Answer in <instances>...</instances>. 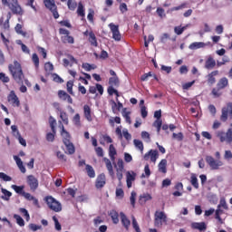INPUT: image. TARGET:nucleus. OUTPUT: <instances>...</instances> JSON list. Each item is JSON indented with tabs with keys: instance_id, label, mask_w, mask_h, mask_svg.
<instances>
[{
	"instance_id": "obj_1",
	"label": "nucleus",
	"mask_w": 232,
	"mask_h": 232,
	"mask_svg": "<svg viewBox=\"0 0 232 232\" xmlns=\"http://www.w3.org/2000/svg\"><path fill=\"white\" fill-rule=\"evenodd\" d=\"M8 70L15 82L17 84H23L24 81V73L23 72V67H21V63L17 61H14V64L8 65Z\"/></svg>"
},
{
	"instance_id": "obj_2",
	"label": "nucleus",
	"mask_w": 232,
	"mask_h": 232,
	"mask_svg": "<svg viewBox=\"0 0 232 232\" xmlns=\"http://www.w3.org/2000/svg\"><path fill=\"white\" fill-rule=\"evenodd\" d=\"M59 128H61L62 130L61 135L63 137V142L67 150L65 153H67V155H73V153H75V146L70 140V139H72V136H70V132L67 131L66 129H64V125L63 124V122L59 121Z\"/></svg>"
},
{
	"instance_id": "obj_3",
	"label": "nucleus",
	"mask_w": 232,
	"mask_h": 232,
	"mask_svg": "<svg viewBox=\"0 0 232 232\" xmlns=\"http://www.w3.org/2000/svg\"><path fill=\"white\" fill-rule=\"evenodd\" d=\"M2 5L4 6H8L9 10H11L14 15H23V14H24L23 7H21V5H19V1L17 0H9V2L8 0H2Z\"/></svg>"
},
{
	"instance_id": "obj_4",
	"label": "nucleus",
	"mask_w": 232,
	"mask_h": 232,
	"mask_svg": "<svg viewBox=\"0 0 232 232\" xmlns=\"http://www.w3.org/2000/svg\"><path fill=\"white\" fill-rule=\"evenodd\" d=\"M229 85V81L227 78L223 77L219 79V81L217 83V87L212 89L211 94L215 99H218V97H221L222 92L221 90H224V88H227Z\"/></svg>"
},
{
	"instance_id": "obj_5",
	"label": "nucleus",
	"mask_w": 232,
	"mask_h": 232,
	"mask_svg": "<svg viewBox=\"0 0 232 232\" xmlns=\"http://www.w3.org/2000/svg\"><path fill=\"white\" fill-rule=\"evenodd\" d=\"M44 201L46 202L49 209L54 211V213H59V211H63V206L55 198L52 196H47L44 198Z\"/></svg>"
},
{
	"instance_id": "obj_6",
	"label": "nucleus",
	"mask_w": 232,
	"mask_h": 232,
	"mask_svg": "<svg viewBox=\"0 0 232 232\" xmlns=\"http://www.w3.org/2000/svg\"><path fill=\"white\" fill-rule=\"evenodd\" d=\"M168 224V216L162 211L157 210L154 214V226L155 227H162Z\"/></svg>"
},
{
	"instance_id": "obj_7",
	"label": "nucleus",
	"mask_w": 232,
	"mask_h": 232,
	"mask_svg": "<svg viewBox=\"0 0 232 232\" xmlns=\"http://www.w3.org/2000/svg\"><path fill=\"white\" fill-rule=\"evenodd\" d=\"M217 137L219 139L220 142H226V144H232V128L227 129V132L223 130H218L217 132Z\"/></svg>"
},
{
	"instance_id": "obj_8",
	"label": "nucleus",
	"mask_w": 232,
	"mask_h": 232,
	"mask_svg": "<svg viewBox=\"0 0 232 232\" xmlns=\"http://www.w3.org/2000/svg\"><path fill=\"white\" fill-rule=\"evenodd\" d=\"M59 34L60 35H63L61 41L64 44H73V43H75V39L73 36L70 35V31H68V29L60 28Z\"/></svg>"
},
{
	"instance_id": "obj_9",
	"label": "nucleus",
	"mask_w": 232,
	"mask_h": 232,
	"mask_svg": "<svg viewBox=\"0 0 232 232\" xmlns=\"http://www.w3.org/2000/svg\"><path fill=\"white\" fill-rule=\"evenodd\" d=\"M205 160L209 168L213 170L219 169L220 167L224 166V162L220 160H215L213 156H206Z\"/></svg>"
},
{
	"instance_id": "obj_10",
	"label": "nucleus",
	"mask_w": 232,
	"mask_h": 232,
	"mask_svg": "<svg viewBox=\"0 0 232 232\" xmlns=\"http://www.w3.org/2000/svg\"><path fill=\"white\" fill-rule=\"evenodd\" d=\"M44 5L50 10V12H52L54 19H59V12L57 11L55 0H44Z\"/></svg>"
},
{
	"instance_id": "obj_11",
	"label": "nucleus",
	"mask_w": 232,
	"mask_h": 232,
	"mask_svg": "<svg viewBox=\"0 0 232 232\" xmlns=\"http://www.w3.org/2000/svg\"><path fill=\"white\" fill-rule=\"evenodd\" d=\"M7 101L14 108H19L21 106V101H19V97H17L14 91L10 92L7 96Z\"/></svg>"
},
{
	"instance_id": "obj_12",
	"label": "nucleus",
	"mask_w": 232,
	"mask_h": 232,
	"mask_svg": "<svg viewBox=\"0 0 232 232\" xmlns=\"http://www.w3.org/2000/svg\"><path fill=\"white\" fill-rule=\"evenodd\" d=\"M109 28L112 34V39H114V41H121L122 39L121 31H119V25H116L115 24L111 23L109 24Z\"/></svg>"
},
{
	"instance_id": "obj_13",
	"label": "nucleus",
	"mask_w": 232,
	"mask_h": 232,
	"mask_svg": "<svg viewBox=\"0 0 232 232\" xmlns=\"http://www.w3.org/2000/svg\"><path fill=\"white\" fill-rule=\"evenodd\" d=\"M144 160H150V162H157V160L159 159V151L157 150H150L145 155L143 156Z\"/></svg>"
},
{
	"instance_id": "obj_14",
	"label": "nucleus",
	"mask_w": 232,
	"mask_h": 232,
	"mask_svg": "<svg viewBox=\"0 0 232 232\" xmlns=\"http://www.w3.org/2000/svg\"><path fill=\"white\" fill-rule=\"evenodd\" d=\"M110 75H111L112 77L109 79V85L114 88H119V86L121 85V82L119 81V76H117L115 71L110 70Z\"/></svg>"
},
{
	"instance_id": "obj_15",
	"label": "nucleus",
	"mask_w": 232,
	"mask_h": 232,
	"mask_svg": "<svg viewBox=\"0 0 232 232\" xmlns=\"http://www.w3.org/2000/svg\"><path fill=\"white\" fill-rule=\"evenodd\" d=\"M27 184L30 187L31 191H35L39 188V180L34 175L27 177Z\"/></svg>"
},
{
	"instance_id": "obj_16",
	"label": "nucleus",
	"mask_w": 232,
	"mask_h": 232,
	"mask_svg": "<svg viewBox=\"0 0 232 232\" xmlns=\"http://www.w3.org/2000/svg\"><path fill=\"white\" fill-rule=\"evenodd\" d=\"M135 179H137V173L135 171L130 170L126 172L127 188H131L133 182H135Z\"/></svg>"
},
{
	"instance_id": "obj_17",
	"label": "nucleus",
	"mask_w": 232,
	"mask_h": 232,
	"mask_svg": "<svg viewBox=\"0 0 232 232\" xmlns=\"http://www.w3.org/2000/svg\"><path fill=\"white\" fill-rule=\"evenodd\" d=\"M106 186V175L104 173H102L98 175L96 181H95V188L97 189H102V188H104Z\"/></svg>"
},
{
	"instance_id": "obj_18",
	"label": "nucleus",
	"mask_w": 232,
	"mask_h": 232,
	"mask_svg": "<svg viewBox=\"0 0 232 232\" xmlns=\"http://www.w3.org/2000/svg\"><path fill=\"white\" fill-rule=\"evenodd\" d=\"M58 97L61 101H67L68 104H73V99H72V96L63 90L58 91Z\"/></svg>"
},
{
	"instance_id": "obj_19",
	"label": "nucleus",
	"mask_w": 232,
	"mask_h": 232,
	"mask_svg": "<svg viewBox=\"0 0 232 232\" xmlns=\"http://www.w3.org/2000/svg\"><path fill=\"white\" fill-rule=\"evenodd\" d=\"M120 218L123 227H125V229L128 231L130 229V226H131V221L130 218H128L124 212H120Z\"/></svg>"
},
{
	"instance_id": "obj_20",
	"label": "nucleus",
	"mask_w": 232,
	"mask_h": 232,
	"mask_svg": "<svg viewBox=\"0 0 232 232\" xmlns=\"http://www.w3.org/2000/svg\"><path fill=\"white\" fill-rule=\"evenodd\" d=\"M217 75H218V71H213L210 73H208L207 75V82L208 84H209L210 86H213V84H215V82H217Z\"/></svg>"
},
{
	"instance_id": "obj_21",
	"label": "nucleus",
	"mask_w": 232,
	"mask_h": 232,
	"mask_svg": "<svg viewBox=\"0 0 232 232\" xmlns=\"http://www.w3.org/2000/svg\"><path fill=\"white\" fill-rule=\"evenodd\" d=\"M217 66V62L213 59V56H208V58L205 62L206 70H213Z\"/></svg>"
},
{
	"instance_id": "obj_22",
	"label": "nucleus",
	"mask_w": 232,
	"mask_h": 232,
	"mask_svg": "<svg viewBox=\"0 0 232 232\" xmlns=\"http://www.w3.org/2000/svg\"><path fill=\"white\" fill-rule=\"evenodd\" d=\"M103 161L105 162L109 175L111 177H115V172L113 171V165L111 164V160H110V159L108 158H103Z\"/></svg>"
},
{
	"instance_id": "obj_23",
	"label": "nucleus",
	"mask_w": 232,
	"mask_h": 232,
	"mask_svg": "<svg viewBox=\"0 0 232 232\" xmlns=\"http://www.w3.org/2000/svg\"><path fill=\"white\" fill-rule=\"evenodd\" d=\"M14 30L18 35H22L27 39L30 38V34L27 32L23 31V25L21 24H17L14 27Z\"/></svg>"
},
{
	"instance_id": "obj_24",
	"label": "nucleus",
	"mask_w": 232,
	"mask_h": 232,
	"mask_svg": "<svg viewBox=\"0 0 232 232\" xmlns=\"http://www.w3.org/2000/svg\"><path fill=\"white\" fill-rule=\"evenodd\" d=\"M83 113L85 119L89 121L92 122V109L90 108V105H84L83 106Z\"/></svg>"
},
{
	"instance_id": "obj_25",
	"label": "nucleus",
	"mask_w": 232,
	"mask_h": 232,
	"mask_svg": "<svg viewBox=\"0 0 232 232\" xmlns=\"http://www.w3.org/2000/svg\"><path fill=\"white\" fill-rule=\"evenodd\" d=\"M23 197L24 198L25 200H29V201L33 200V204L34 206H39V200L35 197L32 196V194L25 192L24 193Z\"/></svg>"
},
{
	"instance_id": "obj_26",
	"label": "nucleus",
	"mask_w": 232,
	"mask_h": 232,
	"mask_svg": "<svg viewBox=\"0 0 232 232\" xmlns=\"http://www.w3.org/2000/svg\"><path fill=\"white\" fill-rule=\"evenodd\" d=\"M206 44L204 42H194L188 45L189 50H198L199 48H205Z\"/></svg>"
},
{
	"instance_id": "obj_27",
	"label": "nucleus",
	"mask_w": 232,
	"mask_h": 232,
	"mask_svg": "<svg viewBox=\"0 0 232 232\" xmlns=\"http://www.w3.org/2000/svg\"><path fill=\"white\" fill-rule=\"evenodd\" d=\"M89 43H91V45L95 48L99 46V43H97V36H95V34L92 31L89 33Z\"/></svg>"
},
{
	"instance_id": "obj_28",
	"label": "nucleus",
	"mask_w": 232,
	"mask_h": 232,
	"mask_svg": "<svg viewBox=\"0 0 232 232\" xmlns=\"http://www.w3.org/2000/svg\"><path fill=\"white\" fill-rule=\"evenodd\" d=\"M166 166H168V160L166 159L161 160L158 165L160 173H167L168 169H166Z\"/></svg>"
},
{
	"instance_id": "obj_29",
	"label": "nucleus",
	"mask_w": 232,
	"mask_h": 232,
	"mask_svg": "<svg viewBox=\"0 0 232 232\" xmlns=\"http://www.w3.org/2000/svg\"><path fill=\"white\" fill-rule=\"evenodd\" d=\"M220 215H224V210L220 208H218L215 211V218L219 222V224H224V219L220 217Z\"/></svg>"
},
{
	"instance_id": "obj_30",
	"label": "nucleus",
	"mask_w": 232,
	"mask_h": 232,
	"mask_svg": "<svg viewBox=\"0 0 232 232\" xmlns=\"http://www.w3.org/2000/svg\"><path fill=\"white\" fill-rule=\"evenodd\" d=\"M109 216L114 224H119V212H117L115 209H112L110 211Z\"/></svg>"
},
{
	"instance_id": "obj_31",
	"label": "nucleus",
	"mask_w": 232,
	"mask_h": 232,
	"mask_svg": "<svg viewBox=\"0 0 232 232\" xmlns=\"http://www.w3.org/2000/svg\"><path fill=\"white\" fill-rule=\"evenodd\" d=\"M192 227H193V229H198V231H206V229H208V227L206 226V223H204V222L193 223Z\"/></svg>"
},
{
	"instance_id": "obj_32",
	"label": "nucleus",
	"mask_w": 232,
	"mask_h": 232,
	"mask_svg": "<svg viewBox=\"0 0 232 232\" xmlns=\"http://www.w3.org/2000/svg\"><path fill=\"white\" fill-rule=\"evenodd\" d=\"M12 189L15 191L18 195H22V197L24 195V186H17V185H12L11 186Z\"/></svg>"
},
{
	"instance_id": "obj_33",
	"label": "nucleus",
	"mask_w": 232,
	"mask_h": 232,
	"mask_svg": "<svg viewBox=\"0 0 232 232\" xmlns=\"http://www.w3.org/2000/svg\"><path fill=\"white\" fill-rule=\"evenodd\" d=\"M1 192L4 195L1 197L2 200H6V201L10 200V197H12V192L3 188H1Z\"/></svg>"
},
{
	"instance_id": "obj_34",
	"label": "nucleus",
	"mask_w": 232,
	"mask_h": 232,
	"mask_svg": "<svg viewBox=\"0 0 232 232\" xmlns=\"http://www.w3.org/2000/svg\"><path fill=\"white\" fill-rule=\"evenodd\" d=\"M133 144L135 148L140 151V153H144V143H142V141L140 140H134Z\"/></svg>"
},
{
	"instance_id": "obj_35",
	"label": "nucleus",
	"mask_w": 232,
	"mask_h": 232,
	"mask_svg": "<svg viewBox=\"0 0 232 232\" xmlns=\"http://www.w3.org/2000/svg\"><path fill=\"white\" fill-rule=\"evenodd\" d=\"M115 155H117V150L113 144L109 146V157H111V160H115Z\"/></svg>"
},
{
	"instance_id": "obj_36",
	"label": "nucleus",
	"mask_w": 232,
	"mask_h": 232,
	"mask_svg": "<svg viewBox=\"0 0 232 232\" xmlns=\"http://www.w3.org/2000/svg\"><path fill=\"white\" fill-rule=\"evenodd\" d=\"M85 169L90 179H95V169H93V167H92V165H86Z\"/></svg>"
},
{
	"instance_id": "obj_37",
	"label": "nucleus",
	"mask_w": 232,
	"mask_h": 232,
	"mask_svg": "<svg viewBox=\"0 0 232 232\" xmlns=\"http://www.w3.org/2000/svg\"><path fill=\"white\" fill-rule=\"evenodd\" d=\"M190 184L195 188V189H198V179H197L196 174H191Z\"/></svg>"
},
{
	"instance_id": "obj_38",
	"label": "nucleus",
	"mask_w": 232,
	"mask_h": 232,
	"mask_svg": "<svg viewBox=\"0 0 232 232\" xmlns=\"http://www.w3.org/2000/svg\"><path fill=\"white\" fill-rule=\"evenodd\" d=\"M184 8H188V4L183 3L180 5L174 6L168 10V14H169V12L171 13V12H178L179 10H184Z\"/></svg>"
},
{
	"instance_id": "obj_39",
	"label": "nucleus",
	"mask_w": 232,
	"mask_h": 232,
	"mask_svg": "<svg viewBox=\"0 0 232 232\" xmlns=\"http://www.w3.org/2000/svg\"><path fill=\"white\" fill-rule=\"evenodd\" d=\"M66 88H67V92H68V93H70V95H75V93L73 92V81H72V80L68 81L66 83Z\"/></svg>"
},
{
	"instance_id": "obj_40",
	"label": "nucleus",
	"mask_w": 232,
	"mask_h": 232,
	"mask_svg": "<svg viewBox=\"0 0 232 232\" xmlns=\"http://www.w3.org/2000/svg\"><path fill=\"white\" fill-rule=\"evenodd\" d=\"M60 118L62 119L63 124L68 126L69 124V120H68V113H66L64 111H61L60 112Z\"/></svg>"
},
{
	"instance_id": "obj_41",
	"label": "nucleus",
	"mask_w": 232,
	"mask_h": 232,
	"mask_svg": "<svg viewBox=\"0 0 232 232\" xmlns=\"http://www.w3.org/2000/svg\"><path fill=\"white\" fill-rule=\"evenodd\" d=\"M49 124H50V128H51L53 133H56L55 125L57 124V121L55 119H53V116H50V118H49Z\"/></svg>"
},
{
	"instance_id": "obj_42",
	"label": "nucleus",
	"mask_w": 232,
	"mask_h": 232,
	"mask_svg": "<svg viewBox=\"0 0 232 232\" xmlns=\"http://www.w3.org/2000/svg\"><path fill=\"white\" fill-rule=\"evenodd\" d=\"M72 122L77 128H81V115L76 113L72 118Z\"/></svg>"
},
{
	"instance_id": "obj_43",
	"label": "nucleus",
	"mask_w": 232,
	"mask_h": 232,
	"mask_svg": "<svg viewBox=\"0 0 232 232\" xmlns=\"http://www.w3.org/2000/svg\"><path fill=\"white\" fill-rule=\"evenodd\" d=\"M77 14L80 15V17H84V5H82V3L78 4V9H77Z\"/></svg>"
},
{
	"instance_id": "obj_44",
	"label": "nucleus",
	"mask_w": 232,
	"mask_h": 232,
	"mask_svg": "<svg viewBox=\"0 0 232 232\" xmlns=\"http://www.w3.org/2000/svg\"><path fill=\"white\" fill-rule=\"evenodd\" d=\"M141 139L145 140V142H151V137L150 133L146 130L141 131Z\"/></svg>"
},
{
	"instance_id": "obj_45",
	"label": "nucleus",
	"mask_w": 232,
	"mask_h": 232,
	"mask_svg": "<svg viewBox=\"0 0 232 232\" xmlns=\"http://www.w3.org/2000/svg\"><path fill=\"white\" fill-rule=\"evenodd\" d=\"M14 218H15L16 224H18V226H20L21 227H23L24 226V219H23V218H21V216L14 214Z\"/></svg>"
},
{
	"instance_id": "obj_46",
	"label": "nucleus",
	"mask_w": 232,
	"mask_h": 232,
	"mask_svg": "<svg viewBox=\"0 0 232 232\" xmlns=\"http://www.w3.org/2000/svg\"><path fill=\"white\" fill-rule=\"evenodd\" d=\"M11 130L14 137H15L16 139L21 137V132H19V130L17 129V125H12Z\"/></svg>"
},
{
	"instance_id": "obj_47",
	"label": "nucleus",
	"mask_w": 232,
	"mask_h": 232,
	"mask_svg": "<svg viewBox=\"0 0 232 232\" xmlns=\"http://www.w3.org/2000/svg\"><path fill=\"white\" fill-rule=\"evenodd\" d=\"M32 61H33L36 70H39V56L37 55V53H33Z\"/></svg>"
},
{
	"instance_id": "obj_48",
	"label": "nucleus",
	"mask_w": 232,
	"mask_h": 232,
	"mask_svg": "<svg viewBox=\"0 0 232 232\" xmlns=\"http://www.w3.org/2000/svg\"><path fill=\"white\" fill-rule=\"evenodd\" d=\"M218 208H223V209H226V210L229 209V207L227 206V202H226V198H222L220 199L219 204L218 205Z\"/></svg>"
},
{
	"instance_id": "obj_49",
	"label": "nucleus",
	"mask_w": 232,
	"mask_h": 232,
	"mask_svg": "<svg viewBox=\"0 0 232 232\" xmlns=\"http://www.w3.org/2000/svg\"><path fill=\"white\" fill-rule=\"evenodd\" d=\"M186 26H176L174 27V32L176 35H182V34H184V30H186Z\"/></svg>"
},
{
	"instance_id": "obj_50",
	"label": "nucleus",
	"mask_w": 232,
	"mask_h": 232,
	"mask_svg": "<svg viewBox=\"0 0 232 232\" xmlns=\"http://www.w3.org/2000/svg\"><path fill=\"white\" fill-rule=\"evenodd\" d=\"M44 70L48 73H52V72H53V64L52 63H50V62L45 63Z\"/></svg>"
},
{
	"instance_id": "obj_51",
	"label": "nucleus",
	"mask_w": 232,
	"mask_h": 232,
	"mask_svg": "<svg viewBox=\"0 0 232 232\" xmlns=\"http://www.w3.org/2000/svg\"><path fill=\"white\" fill-rule=\"evenodd\" d=\"M82 67L83 68V70H85V72H92V70H95V66L88 63H82Z\"/></svg>"
},
{
	"instance_id": "obj_52",
	"label": "nucleus",
	"mask_w": 232,
	"mask_h": 232,
	"mask_svg": "<svg viewBox=\"0 0 232 232\" xmlns=\"http://www.w3.org/2000/svg\"><path fill=\"white\" fill-rule=\"evenodd\" d=\"M156 14H158L159 17H160V19H164V17H166V13L164 11V8L162 7H158L156 10Z\"/></svg>"
},
{
	"instance_id": "obj_53",
	"label": "nucleus",
	"mask_w": 232,
	"mask_h": 232,
	"mask_svg": "<svg viewBox=\"0 0 232 232\" xmlns=\"http://www.w3.org/2000/svg\"><path fill=\"white\" fill-rule=\"evenodd\" d=\"M114 167H116V169L118 170H124V161L121 159L118 160L117 164L114 165Z\"/></svg>"
},
{
	"instance_id": "obj_54",
	"label": "nucleus",
	"mask_w": 232,
	"mask_h": 232,
	"mask_svg": "<svg viewBox=\"0 0 232 232\" xmlns=\"http://www.w3.org/2000/svg\"><path fill=\"white\" fill-rule=\"evenodd\" d=\"M132 227L135 229L136 232H140V227H139V223L134 216H132Z\"/></svg>"
},
{
	"instance_id": "obj_55",
	"label": "nucleus",
	"mask_w": 232,
	"mask_h": 232,
	"mask_svg": "<svg viewBox=\"0 0 232 232\" xmlns=\"http://www.w3.org/2000/svg\"><path fill=\"white\" fill-rule=\"evenodd\" d=\"M115 122L116 124H121V117L116 116L114 119L109 120V124H111V126H115Z\"/></svg>"
},
{
	"instance_id": "obj_56",
	"label": "nucleus",
	"mask_w": 232,
	"mask_h": 232,
	"mask_svg": "<svg viewBox=\"0 0 232 232\" xmlns=\"http://www.w3.org/2000/svg\"><path fill=\"white\" fill-rule=\"evenodd\" d=\"M140 114L142 119H146V117H148V109L144 105L140 106Z\"/></svg>"
},
{
	"instance_id": "obj_57",
	"label": "nucleus",
	"mask_w": 232,
	"mask_h": 232,
	"mask_svg": "<svg viewBox=\"0 0 232 232\" xmlns=\"http://www.w3.org/2000/svg\"><path fill=\"white\" fill-rule=\"evenodd\" d=\"M0 179H3L5 182L12 181V177L6 175L5 172H0Z\"/></svg>"
},
{
	"instance_id": "obj_58",
	"label": "nucleus",
	"mask_w": 232,
	"mask_h": 232,
	"mask_svg": "<svg viewBox=\"0 0 232 232\" xmlns=\"http://www.w3.org/2000/svg\"><path fill=\"white\" fill-rule=\"evenodd\" d=\"M173 139H177V140L181 141L184 140V134L182 132L179 133H173L172 134Z\"/></svg>"
},
{
	"instance_id": "obj_59",
	"label": "nucleus",
	"mask_w": 232,
	"mask_h": 232,
	"mask_svg": "<svg viewBox=\"0 0 232 232\" xmlns=\"http://www.w3.org/2000/svg\"><path fill=\"white\" fill-rule=\"evenodd\" d=\"M136 198H137V193L132 191L130 193V204H131L132 208H135V200H136Z\"/></svg>"
},
{
	"instance_id": "obj_60",
	"label": "nucleus",
	"mask_w": 232,
	"mask_h": 232,
	"mask_svg": "<svg viewBox=\"0 0 232 232\" xmlns=\"http://www.w3.org/2000/svg\"><path fill=\"white\" fill-rule=\"evenodd\" d=\"M0 81L2 82H10V78L5 72H0Z\"/></svg>"
},
{
	"instance_id": "obj_61",
	"label": "nucleus",
	"mask_w": 232,
	"mask_h": 232,
	"mask_svg": "<svg viewBox=\"0 0 232 232\" xmlns=\"http://www.w3.org/2000/svg\"><path fill=\"white\" fill-rule=\"evenodd\" d=\"M56 157L59 159V160H62L63 162H66V156L63 154L60 150L56 152Z\"/></svg>"
},
{
	"instance_id": "obj_62",
	"label": "nucleus",
	"mask_w": 232,
	"mask_h": 232,
	"mask_svg": "<svg viewBox=\"0 0 232 232\" xmlns=\"http://www.w3.org/2000/svg\"><path fill=\"white\" fill-rule=\"evenodd\" d=\"M37 50H38L39 53H41L43 58L46 59V57L48 55V53H46V49H44V47H37Z\"/></svg>"
},
{
	"instance_id": "obj_63",
	"label": "nucleus",
	"mask_w": 232,
	"mask_h": 232,
	"mask_svg": "<svg viewBox=\"0 0 232 232\" xmlns=\"http://www.w3.org/2000/svg\"><path fill=\"white\" fill-rule=\"evenodd\" d=\"M95 152L97 157H104V150L102 149V147H96Z\"/></svg>"
},
{
	"instance_id": "obj_64",
	"label": "nucleus",
	"mask_w": 232,
	"mask_h": 232,
	"mask_svg": "<svg viewBox=\"0 0 232 232\" xmlns=\"http://www.w3.org/2000/svg\"><path fill=\"white\" fill-rule=\"evenodd\" d=\"M193 84H195V80L192 81V82H188L183 83L182 84V88L184 90H189V88H191V86H193Z\"/></svg>"
}]
</instances>
